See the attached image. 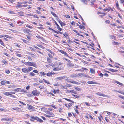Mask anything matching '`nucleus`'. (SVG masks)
<instances>
[{"label": "nucleus", "instance_id": "nucleus-1", "mask_svg": "<svg viewBox=\"0 0 124 124\" xmlns=\"http://www.w3.org/2000/svg\"><path fill=\"white\" fill-rule=\"evenodd\" d=\"M30 117L31 118L30 119V120L31 121H34L33 120H35L40 123H42L43 122V121L41 119L39 118L37 116L35 117L34 116H31Z\"/></svg>", "mask_w": 124, "mask_h": 124}, {"label": "nucleus", "instance_id": "nucleus-2", "mask_svg": "<svg viewBox=\"0 0 124 124\" xmlns=\"http://www.w3.org/2000/svg\"><path fill=\"white\" fill-rule=\"evenodd\" d=\"M23 63L26 66H33L36 67V63L35 62H24Z\"/></svg>", "mask_w": 124, "mask_h": 124}, {"label": "nucleus", "instance_id": "nucleus-3", "mask_svg": "<svg viewBox=\"0 0 124 124\" xmlns=\"http://www.w3.org/2000/svg\"><path fill=\"white\" fill-rule=\"evenodd\" d=\"M13 117L9 118L7 116L4 117L1 119V121H13Z\"/></svg>", "mask_w": 124, "mask_h": 124}, {"label": "nucleus", "instance_id": "nucleus-4", "mask_svg": "<svg viewBox=\"0 0 124 124\" xmlns=\"http://www.w3.org/2000/svg\"><path fill=\"white\" fill-rule=\"evenodd\" d=\"M27 105L28 106L27 108L30 111H32L35 110L34 109L35 108L34 107L31 105H29V104H27Z\"/></svg>", "mask_w": 124, "mask_h": 124}, {"label": "nucleus", "instance_id": "nucleus-5", "mask_svg": "<svg viewBox=\"0 0 124 124\" xmlns=\"http://www.w3.org/2000/svg\"><path fill=\"white\" fill-rule=\"evenodd\" d=\"M32 93L34 95L37 96L39 95L40 93V92H38L37 90L35 89L33 90L32 92Z\"/></svg>", "mask_w": 124, "mask_h": 124}, {"label": "nucleus", "instance_id": "nucleus-6", "mask_svg": "<svg viewBox=\"0 0 124 124\" xmlns=\"http://www.w3.org/2000/svg\"><path fill=\"white\" fill-rule=\"evenodd\" d=\"M95 94L96 95L100 96H102L104 97H108L107 95L103 93H101L98 92L97 93H96Z\"/></svg>", "mask_w": 124, "mask_h": 124}, {"label": "nucleus", "instance_id": "nucleus-7", "mask_svg": "<svg viewBox=\"0 0 124 124\" xmlns=\"http://www.w3.org/2000/svg\"><path fill=\"white\" fill-rule=\"evenodd\" d=\"M59 52L61 53L62 54H63L65 56L67 57H69V56L68 54L66 53V52H64L62 50H60Z\"/></svg>", "mask_w": 124, "mask_h": 124}, {"label": "nucleus", "instance_id": "nucleus-8", "mask_svg": "<svg viewBox=\"0 0 124 124\" xmlns=\"http://www.w3.org/2000/svg\"><path fill=\"white\" fill-rule=\"evenodd\" d=\"M22 70L23 72L25 73H27L29 72L28 68L26 69V68H23L22 69Z\"/></svg>", "mask_w": 124, "mask_h": 124}, {"label": "nucleus", "instance_id": "nucleus-9", "mask_svg": "<svg viewBox=\"0 0 124 124\" xmlns=\"http://www.w3.org/2000/svg\"><path fill=\"white\" fill-rule=\"evenodd\" d=\"M54 22L55 24L57 26V28L60 31H61L62 30V29L60 28V26L55 21H54Z\"/></svg>", "mask_w": 124, "mask_h": 124}, {"label": "nucleus", "instance_id": "nucleus-10", "mask_svg": "<svg viewBox=\"0 0 124 124\" xmlns=\"http://www.w3.org/2000/svg\"><path fill=\"white\" fill-rule=\"evenodd\" d=\"M72 103H69L68 105H67L66 104H64V105L67 108H68L69 109L70 108L72 105Z\"/></svg>", "mask_w": 124, "mask_h": 124}, {"label": "nucleus", "instance_id": "nucleus-11", "mask_svg": "<svg viewBox=\"0 0 124 124\" xmlns=\"http://www.w3.org/2000/svg\"><path fill=\"white\" fill-rule=\"evenodd\" d=\"M65 78V77L64 76L62 77H57L55 78L56 80H61L64 79Z\"/></svg>", "mask_w": 124, "mask_h": 124}, {"label": "nucleus", "instance_id": "nucleus-12", "mask_svg": "<svg viewBox=\"0 0 124 124\" xmlns=\"http://www.w3.org/2000/svg\"><path fill=\"white\" fill-rule=\"evenodd\" d=\"M12 109L13 110H17L19 111H20L21 110V109L20 108H18V107L14 108H12Z\"/></svg>", "mask_w": 124, "mask_h": 124}, {"label": "nucleus", "instance_id": "nucleus-13", "mask_svg": "<svg viewBox=\"0 0 124 124\" xmlns=\"http://www.w3.org/2000/svg\"><path fill=\"white\" fill-rule=\"evenodd\" d=\"M68 91L70 93H73L75 94H77V92L75 91L74 90H69Z\"/></svg>", "mask_w": 124, "mask_h": 124}, {"label": "nucleus", "instance_id": "nucleus-14", "mask_svg": "<svg viewBox=\"0 0 124 124\" xmlns=\"http://www.w3.org/2000/svg\"><path fill=\"white\" fill-rule=\"evenodd\" d=\"M78 76V75L76 74H73L70 75V77L71 78H75V77H76Z\"/></svg>", "mask_w": 124, "mask_h": 124}, {"label": "nucleus", "instance_id": "nucleus-15", "mask_svg": "<svg viewBox=\"0 0 124 124\" xmlns=\"http://www.w3.org/2000/svg\"><path fill=\"white\" fill-rule=\"evenodd\" d=\"M109 70L110 71L115 72H117L118 71L117 70H115L111 68L109 69Z\"/></svg>", "mask_w": 124, "mask_h": 124}, {"label": "nucleus", "instance_id": "nucleus-16", "mask_svg": "<svg viewBox=\"0 0 124 124\" xmlns=\"http://www.w3.org/2000/svg\"><path fill=\"white\" fill-rule=\"evenodd\" d=\"M87 83L88 84H97V83L96 82H94L93 81H88L87 82Z\"/></svg>", "mask_w": 124, "mask_h": 124}, {"label": "nucleus", "instance_id": "nucleus-17", "mask_svg": "<svg viewBox=\"0 0 124 124\" xmlns=\"http://www.w3.org/2000/svg\"><path fill=\"white\" fill-rule=\"evenodd\" d=\"M19 4H20L18 5H17L16 6V7L17 8H21L22 7V6L20 5L21 4H22V3H19Z\"/></svg>", "mask_w": 124, "mask_h": 124}, {"label": "nucleus", "instance_id": "nucleus-18", "mask_svg": "<svg viewBox=\"0 0 124 124\" xmlns=\"http://www.w3.org/2000/svg\"><path fill=\"white\" fill-rule=\"evenodd\" d=\"M20 90V92L22 93H27L26 91L24 89H23L22 90Z\"/></svg>", "mask_w": 124, "mask_h": 124}, {"label": "nucleus", "instance_id": "nucleus-19", "mask_svg": "<svg viewBox=\"0 0 124 124\" xmlns=\"http://www.w3.org/2000/svg\"><path fill=\"white\" fill-rule=\"evenodd\" d=\"M53 73L52 72H48L46 73V75L49 77L52 76Z\"/></svg>", "mask_w": 124, "mask_h": 124}, {"label": "nucleus", "instance_id": "nucleus-20", "mask_svg": "<svg viewBox=\"0 0 124 124\" xmlns=\"http://www.w3.org/2000/svg\"><path fill=\"white\" fill-rule=\"evenodd\" d=\"M47 113L52 116L54 115L51 112L49 111H47Z\"/></svg>", "mask_w": 124, "mask_h": 124}, {"label": "nucleus", "instance_id": "nucleus-21", "mask_svg": "<svg viewBox=\"0 0 124 124\" xmlns=\"http://www.w3.org/2000/svg\"><path fill=\"white\" fill-rule=\"evenodd\" d=\"M4 94L6 96H8L9 95H10V92H5L4 93Z\"/></svg>", "mask_w": 124, "mask_h": 124}, {"label": "nucleus", "instance_id": "nucleus-22", "mask_svg": "<svg viewBox=\"0 0 124 124\" xmlns=\"http://www.w3.org/2000/svg\"><path fill=\"white\" fill-rule=\"evenodd\" d=\"M78 75L79 76H80L81 77H82L83 76H85V74L83 73H78Z\"/></svg>", "mask_w": 124, "mask_h": 124}, {"label": "nucleus", "instance_id": "nucleus-23", "mask_svg": "<svg viewBox=\"0 0 124 124\" xmlns=\"http://www.w3.org/2000/svg\"><path fill=\"white\" fill-rule=\"evenodd\" d=\"M109 37L112 39H116V36H115L110 35L109 36Z\"/></svg>", "mask_w": 124, "mask_h": 124}, {"label": "nucleus", "instance_id": "nucleus-24", "mask_svg": "<svg viewBox=\"0 0 124 124\" xmlns=\"http://www.w3.org/2000/svg\"><path fill=\"white\" fill-rule=\"evenodd\" d=\"M53 31H54V32L58 34L59 33H60L61 34H62V32L59 31H56L55 30H53Z\"/></svg>", "mask_w": 124, "mask_h": 124}, {"label": "nucleus", "instance_id": "nucleus-25", "mask_svg": "<svg viewBox=\"0 0 124 124\" xmlns=\"http://www.w3.org/2000/svg\"><path fill=\"white\" fill-rule=\"evenodd\" d=\"M63 99H65V100H66L67 101H70V102H72V103H74V101H72L71 100L69 99H68L67 98H63Z\"/></svg>", "mask_w": 124, "mask_h": 124}, {"label": "nucleus", "instance_id": "nucleus-26", "mask_svg": "<svg viewBox=\"0 0 124 124\" xmlns=\"http://www.w3.org/2000/svg\"><path fill=\"white\" fill-rule=\"evenodd\" d=\"M47 62L49 63H51L52 62L51 60L50 59V58H47Z\"/></svg>", "mask_w": 124, "mask_h": 124}, {"label": "nucleus", "instance_id": "nucleus-27", "mask_svg": "<svg viewBox=\"0 0 124 124\" xmlns=\"http://www.w3.org/2000/svg\"><path fill=\"white\" fill-rule=\"evenodd\" d=\"M51 14L53 15L54 17H57L58 18V17L57 16V15H56L54 13L53 11H51Z\"/></svg>", "mask_w": 124, "mask_h": 124}, {"label": "nucleus", "instance_id": "nucleus-28", "mask_svg": "<svg viewBox=\"0 0 124 124\" xmlns=\"http://www.w3.org/2000/svg\"><path fill=\"white\" fill-rule=\"evenodd\" d=\"M24 22H22L21 21H17V23L19 24V25H21L23 24Z\"/></svg>", "mask_w": 124, "mask_h": 124}, {"label": "nucleus", "instance_id": "nucleus-29", "mask_svg": "<svg viewBox=\"0 0 124 124\" xmlns=\"http://www.w3.org/2000/svg\"><path fill=\"white\" fill-rule=\"evenodd\" d=\"M68 67H73V66H74V64L72 63H71L70 64H69L68 65H67Z\"/></svg>", "mask_w": 124, "mask_h": 124}, {"label": "nucleus", "instance_id": "nucleus-30", "mask_svg": "<svg viewBox=\"0 0 124 124\" xmlns=\"http://www.w3.org/2000/svg\"><path fill=\"white\" fill-rule=\"evenodd\" d=\"M115 82L121 85H123V84L122 83H120L117 81H115Z\"/></svg>", "mask_w": 124, "mask_h": 124}, {"label": "nucleus", "instance_id": "nucleus-31", "mask_svg": "<svg viewBox=\"0 0 124 124\" xmlns=\"http://www.w3.org/2000/svg\"><path fill=\"white\" fill-rule=\"evenodd\" d=\"M18 15H19L21 16H23L24 15L23 14V12H18Z\"/></svg>", "mask_w": 124, "mask_h": 124}, {"label": "nucleus", "instance_id": "nucleus-32", "mask_svg": "<svg viewBox=\"0 0 124 124\" xmlns=\"http://www.w3.org/2000/svg\"><path fill=\"white\" fill-rule=\"evenodd\" d=\"M20 88H17L16 89H15L14 91L16 92H20Z\"/></svg>", "mask_w": 124, "mask_h": 124}, {"label": "nucleus", "instance_id": "nucleus-33", "mask_svg": "<svg viewBox=\"0 0 124 124\" xmlns=\"http://www.w3.org/2000/svg\"><path fill=\"white\" fill-rule=\"evenodd\" d=\"M82 1L84 4H87V2L86 0H82Z\"/></svg>", "mask_w": 124, "mask_h": 124}, {"label": "nucleus", "instance_id": "nucleus-34", "mask_svg": "<svg viewBox=\"0 0 124 124\" xmlns=\"http://www.w3.org/2000/svg\"><path fill=\"white\" fill-rule=\"evenodd\" d=\"M21 39L22 40V41L26 43H27L28 42L27 41L24 39Z\"/></svg>", "mask_w": 124, "mask_h": 124}, {"label": "nucleus", "instance_id": "nucleus-35", "mask_svg": "<svg viewBox=\"0 0 124 124\" xmlns=\"http://www.w3.org/2000/svg\"><path fill=\"white\" fill-rule=\"evenodd\" d=\"M90 72L91 73H94L95 72L94 70H93L91 69H90Z\"/></svg>", "mask_w": 124, "mask_h": 124}, {"label": "nucleus", "instance_id": "nucleus-36", "mask_svg": "<svg viewBox=\"0 0 124 124\" xmlns=\"http://www.w3.org/2000/svg\"><path fill=\"white\" fill-rule=\"evenodd\" d=\"M113 44L114 45H119V43L118 42L114 41L113 42Z\"/></svg>", "mask_w": 124, "mask_h": 124}, {"label": "nucleus", "instance_id": "nucleus-37", "mask_svg": "<svg viewBox=\"0 0 124 124\" xmlns=\"http://www.w3.org/2000/svg\"><path fill=\"white\" fill-rule=\"evenodd\" d=\"M28 68L29 72L30 71L33 69V68L31 67H28Z\"/></svg>", "mask_w": 124, "mask_h": 124}, {"label": "nucleus", "instance_id": "nucleus-38", "mask_svg": "<svg viewBox=\"0 0 124 124\" xmlns=\"http://www.w3.org/2000/svg\"><path fill=\"white\" fill-rule=\"evenodd\" d=\"M63 35L66 38L68 36V34L66 33V32H65L63 34Z\"/></svg>", "mask_w": 124, "mask_h": 124}, {"label": "nucleus", "instance_id": "nucleus-39", "mask_svg": "<svg viewBox=\"0 0 124 124\" xmlns=\"http://www.w3.org/2000/svg\"><path fill=\"white\" fill-rule=\"evenodd\" d=\"M4 37H6L9 38V39H11V37L8 36V35H4Z\"/></svg>", "mask_w": 124, "mask_h": 124}, {"label": "nucleus", "instance_id": "nucleus-40", "mask_svg": "<svg viewBox=\"0 0 124 124\" xmlns=\"http://www.w3.org/2000/svg\"><path fill=\"white\" fill-rule=\"evenodd\" d=\"M39 83H36L33 84V85H35L36 86H37L38 87H39Z\"/></svg>", "mask_w": 124, "mask_h": 124}, {"label": "nucleus", "instance_id": "nucleus-41", "mask_svg": "<svg viewBox=\"0 0 124 124\" xmlns=\"http://www.w3.org/2000/svg\"><path fill=\"white\" fill-rule=\"evenodd\" d=\"M46 50L51 54H52L54 53L51 50L48 49H46Z\"/></svg>", "mask_w": 124, "mask_h": 124}, {"label": "nucleus", "instance_id": "nucleus-42", "mask_svg": "<svg viewBox=\"0 0 124 124\" xmlns=\"http://www.w3.org/2000/svg\"><path fill=\"white\" fill-rule=\"evenodd\" d=\"M6 83V82L4 81H1V84L2 85H5Z\"/></svg>", "mask_w": 124, "mask_h": 124}, {"label": "nucleus", "instance_id": "nucleus-43", "mask_svg": "<svg viewBox=\"0 0 124 124\" xmlns=\"http://www.w3.org/2000/svg\"><path fill=\"white\" fill-rule=\"evenodd\" d=\"M29 54L32 57H34L35 56V55L34 54L32 53H29Z\"/></svg>", "mask_w": 124, "mask_h": 124}, {"label": "nucleus", "instance_id": "nucleus-44", "mask_svg": "<svg viewBox=\"0 0 124 124\" xmlns=\"http://www.w3.org/2000/svg\"><path fill=\"white\" fill-rule=\"evenodd\" d=\"M37 46L38 47H41L43 49H44L45 48V47H44L43 46L41 45H37Z\"/></svg>", "mask_w": 124, "mask_h": 124}, {"label": "nucleus", "instance_id": "nucleus-45", "mask_svg": "<svg viewBox=\"0 0 124 124\" xmlns=\"http://www.w3.org/2000/svg\"><path fill=\"white\" fill-rule=\"evenodd\" d=\"M27 58L30 61H31L32 60V59L31 57L30 56H28L27 57Z\"/></svg>", "mask_w": 124, "mask_h": 124}, {"label": "nucleus", "instance_id": "nucleus-46", "mask_svg": "<svg viewBox=\"0 0 124 124\" xmlns=\"http://www.w3.org/2000/svg\"><path fill=\"white\" fill-rule=\"evenodd\" d=\"M79 27L81 29H84L85 28V26H83L79 25Z\"/></svg>", "mask_w": 124, "mask_h": 124}, {"label": "nucleus", "instance_id": "nucleus-47", "mask_svg": "<svg viewBox=\"0 0 124 124\" xmlns=\"http://www.w3.org/2000/svg\"><path fill=\"white\" fill-rule=\"evenodd\" d=\"M75 89L77 91H80L81 90L80 88L78 87H74Z\"/></svg>", "mask_w": 124, "mask_h": 124}, {"label": "nucleus", "instance_id": "nucleus-48", "mask_svg": "<svg viewBox=\"0 0 124 124\" xmlns=\"http://www.w3.org/2000/svg\"><path fill=\"white\" fill-rule=\"evenodd\" d=\"M0 110L4 111L5 112L7 111L6 110V109H5L4 108H0Z\"/></svg>", "mask_w": 124, "mask_h": 124}, {"label": "nucleus", "instance_id": "nucleus-49", "mask_svg": "<svg viewBox=\"0 0 124 124\" xmlns=\"http://www.w3.org/2000/svg\"><path fill=\"white\" fill-rule=\"evenodd\" d=\"M26 27H28L31 29H32L33 28V27L31 25H26Z\"/></svg>", "mask_w": 124, "mask_h": 124}, {"label": "nucleus", "instance_id": "nucleus-50", "mask_svg": "<svg viewBox=\"0 0 124 124\" xmlns=\"http://www.w3.org/2000/svg\"><path fill=\"white\" fill-rule=\"evenodd\" d=\"M59 70V69L58 68H54L53 69V70L54 71H56L58 70Z\"/></svg>", "mask_w": 124, "mask_h": 124}, {"label": "nucleus", "instance_id": "nucleus-51", "mask_svg": "<svg viewBox=\"0 0 124 124\" xmlns=\"http://www.w3.org/2000/svg\"><path fill=\"white\" fill-rule=\"evenodd\" d=\"M66 80L68 82H69L71 83L72 81H71V80L69 79L68 78H67L66 79Z\"/></svg>", "mask_w": 124, "mask_h": 124}, {"label": "nucleus", "instance_id": "nucleus-52", "mask_svg": "<svg viewBox=\"0 0 124 124\" xmlns=\"http://www.w3.org/2000/svg\"><path fill=\"white\" fill-rule=\"evenodd\" d=\"M29 74L32 76H35V74L33 72H30L29 73Z\"/></svg>", "mask_w": 124, "mask_h": 124}, {"label": "nucleus", "instance_id": "nucleus-53", "mask_svg": "<svg viewBox=\"0 0 124 124\" xmlns=\"http://www.w3.org/2000/svg\"><path fill=\"white\" fill-rule=\"evenodd\" d=\"M116 7H117V8L119 9H120V8H119V5H118V2L116 3Z\"/></svg>", "mask_w": 124, "mask_h": 124}, {"label": "nucleus", "instance_id": "nucleus-54", "mask_svg": "<svg viewBox=\"0 0 124 124\" xmlns=\"http://www.w3.org/2000/svg\"><path fill=\"white\" fill-rule=\"evenodd\" d=\"M39 87L41 89H43L44 88V86L40 85L39 86Z\"/></svg>", "mask_w": 124, "mask_h": 124}, {"label": "nucleus", "instance_id": "nucleus-55", "mask_svg": "<svg viewBox=\"0 0 124 124\" xmlns=\"http://www.w3.org/2000/svg\"><path fill=\"white\" fill-rule=\"evenodd\" d=\"M25 116L27 117H30L31 116L27 114H25Z\"/></svg>", "mask_w": 124, "mask_h": 124}, {"label": "nucleus", "instance_id": "nucleus-56", "mask_svg": "<svg viewBox=\"0 0 124 124\" xmlns=\"http://www.w3.org/2000/svg\"><path fill=\"white\" fill-rule=\"evenodd\" d=\"M40 73L42 75H43V76H45L46 75L45 73H44L43 72V71L40 72Z\"/></svg>", "mask_w": 124, "mask_h": 124}, {"label": "nucleus", "instance_id": "nucleus-57", "mask_svg": "<svg viewBox=\"0 0 124 124\" xmlns=\"http://www.w3.org/2000/svg\"><path fill=\"white\" fill-rule=\"evenodd\" d=\"M60 24L62 26V25L65 26V24L63 22H62L61 23H60Z\"/></svg>", "mask_w": 124, "mask_h": 124}, {"label": "nucleus", "instance_id": "nucleus-58", "mask_svg": "<svg viewBox=\"0 0 124 124\" xmlns=\"http://www.w3.org/2000/svg\"><path fill=\"white\" fill-rule=\"evenodd\" d=\"M0 43L1 45H2L3 46H5V44L3 43V42L2 41V40L1 41H0Z\"/></svg>", "mask_w": 124, "mask_h": 124}, {"label": "nucleus", "instance_id": "nucleus-59", "mask_svg": "<svg viewBox=\"0 0 124 124\" xmlns=\"http://www.w3.org/2000/svg\"><path fill=\"white\" fill-rule=\"evenodd\" d=\"M44 116H46L48 117H52V116H51L49 115H48L46 114H45Z\"/></svg>", "mask_w": 124, "mask_h": 124}, {"label": "nucleus", "instance_id": "nucleus-60", "mask_svg": "<svg viewBox=\"0 0 124 124\" xmlns=\"http://www.w3.org/2000/svg\"><path fill=\"white\" fill-rule=\"evenodd\" d=\"M16 55L19 57H22V55L21 54H16Z\"/></svg>", "mask_w": 124, "mask_h": 124}, {"label": "nucleus", "instance_id": "nucleus-61", "mask_svg": "<svg viewBox=\"0 0 124 124\" xmlns=\"http://www.w3.org/2000/svg\"><path fill=\"white\" fill-rule=\"evenodd\" d=\"M118 97L122 99H124V97L123 96H122L121 95H119Z\"/></svg>", "mask_w": 124, "mask_h": 124}, {"label": "nucleus", "instance_id": "nucleus-62", "mask_svg": "<svg viewBox=\"0 0 124 124\" xmlns=\"http://www.w3.org/2000/svg\"><path fill=\"white\" fill-rule=\"evenodd\" d=\"M57 20L58 22L60 24V23H61L62 22L61 21V20L59 19V18H58L57 19Z\"/></svg>", "mask_w": 124, "mask_h": 124}, {"label": "nucleus", "instance_id": "nucleus-63", "mask_svg": "<svg viewBox=\"0 0 124 124\" xmlns=\"http://www.w3.org/2000/svg\"><path fill=\"white\" fill-rule=\"evenodd\" d=\"M105 22L107 23H110V22L109 20H106L105 21Z\"/></svg>", "mask_w": 124, "mask_h": 124}, {"label": "nucleus", "instance_id": "nucleus-64", "mask_svg": "<svg viewBox=\"0 0 124 124\" xmlns=\"http://www.w3.org/2000/svg\"><path fill=\"white\" fill-rule=\"evenodd\" d=\"M2 62L5 64H7V62L6 61L4 60L3 61H2Z\"/></svg>", "mask_w": 124, "mask_h": 124}]
</instances>
